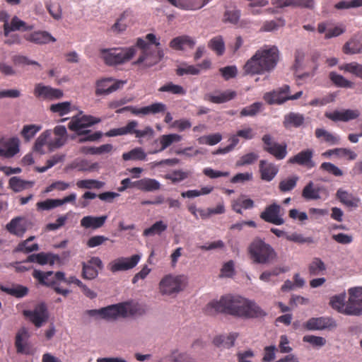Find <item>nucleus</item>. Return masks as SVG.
Masks as SVG:
<instances>
[{"label":"nucleus","mask_w":362,"mask_h":362,"mask_svg":"<svg viewBox=\"0 0 362 362\" xmlns=\"http://www.w3.org/2000/svg\"><path fill=\"white\" fill-rule=\"evenodd\" d=\"M182 139V136L177 134H164L159 137L158 141L160 144V147L159 148L155 149L149 152V153L155 154L159 152H162L170 145H172L175 142H179Z\"/></svg>","instance_id":"obj_32"},{"label":"nucleus","mask_w":362,"mask_h":362,"mask_svg":"<svg viewBox=\"0 0 362 362\" xmlns=\"http://www.w3.org/2000/svg\"><path fill=\"white\" fill-rule=\"evenodd\" d=\"M346 295L341 294L339 296H333L330 300V305L332 308L337 310L338 312L343 313L345 308Z\"/></svg>","instance_id":"obj_63"},{"label":"nucleus","mask_w":362,"mask_h":362,"mask_svg":"<svg viewBox=\"0 0 362 362\" xmlns=\"http://www.w3.org/2000/svg\"><path fill=\"white\" fill-rule=\"evenodd\" d=\"M34 95L37 98L52 100L62 98L64 94L60 89L37 83L34 88Z\"/></svg>","instance_id":"obj_18"},{"label":"nucleus","mask_w":362,"mask_h":362,"mask_svg":"<svg viewBox=\"0 0 362 362\" xmlns=\"http://www.w3.org/2000/svg\"><path fill=\"white\" fill-rule=\"evenodd\" d=\"M100 121L99 119H96L92 116H83L81 118L73 119L68 127L70 130L76 132L78 135L80 131H83V129L98 123Z\"/></svg>","instance_id":"obj_29"},{"label":"nucleus","mask_w":362,"mask_h":362,"mask_svg":"<svg viewBox=\"0 0 362 362\" xmlns=\"http://www.w3.org/2000/svg\"><path fill=\"white\" fill-rule=\"evenodd\" d=\"M290 87L288 85H284L281 88L272 92L266 93L263 98L269 105L282 104L287 100H293L300 98L303 91H298L294 95H288Z\"/></svg>","instance_id":"obj_7"},{"label":"nucleus","mask_w":362,"mask_h":362,"mask_svg":"<svg viewBox=\"0 0 362 362\" xmlns=\"http://www.w3.org/2000/svg\"><path fill=\"white\" fill-rule=\"evenodd\" d=\"M279 58V52L275 46L259 49L245 63L244 71L251 75L270 72L276 67Z\"/></svg>","instance_id":"obj_2"},{"label":"nucleus","mask_w":362,"mask_h":362,"mask_svg":"<svg viewBox=\"0 0 362 362\" xmlns=\"http://www.w3.org/2000/svg\"><path fill=\"white\" fill-rule=\"evenodd\" d=\"M262 103L256 102L250 105H248L240 111L241 117H252L256 115L261 110Z\"/></svg>","instance_id":"obj_61"},{"label":"nucleus","mask_w":362,"mask_h":362,"mask_svg":"<svg viewBox=\"0 0 362 362\" xmlns=\"http://www.w3.org/2000/svg\"><path fill=\"white\" fill-rule=\"evenodd\" d=\"M333 326H335L333 320L324 317H312L304 325L308 330H321Z\"/></svg>","instance_id":"obj_30"},{"label":"nucleus","mask_w":362,"mask_h":362,"mask_svg":"<svg viewBox=\"0 0 362 362\" xmlns=\"http://www.w3.org/2000/svg\"><path fill=\"white\" fill-rule=\"evenodd\" d=\"M305 121L304 116L300 113L289 112L284 116V126L285 128L288 129L291 127H299Z\"/></svg>","instance_id":"obj_36"},{"label":"nucleus","mask_w":362,"mask_h":362,"mask_svg":"<svg viewBox=\"0 0 362 362\" xmlns=\"http://www.w3.org/2000/svg\"><path fill=\"white\" fill-rule=\"evenodd\" d=\"M135 185L137 189L144 192H153L158 190L160 188V182L156 180L151 178H143L136 180V184Z\"/></svg>","instance_id":"obj_41"},{"label":"nucleus","mask_w":362,"mask_h":362,"mask_svg":"<svg viewBox=\"0 0 362 362\" xmlns=\"http://www.w3.org/2000/svg\"><path fill=\"white\" fill-rule=\"evenodd\" d=\"M131 16V13L128 11H124L120 17L117 19L116 23L112 25V29L113 31L122 32L126 30L128 26L127 18Z\"/></svg>","instance_id":"obj_55"},{"label":"nucleus","mask_w":362,"mask_h":362,"mask_svg":"<svg viewBox=\"0 0 362 362\" xmlns=\"http://www.w3.org/2000/svg\"><path fill=\"white\" fill-rule=\"evenodd\" d=\"M325 270L326 266L319 257H314L308 266L309 273L312 276L322 274Z\"/></svg>","instance_id":"obj_49"},{"label":"nucleus","mask_w":362,"mask_h":362,"mask_svg":"<svg viewBox=\"0 0 362 362\" xmlns=\"http://www.w3.org/2000/svg\"><path fill=\"white\" fill-rule=\"evenodd\" d=\"M24 38L25 40L38 45H47L57 41L54 37L45 30H37L27 33L24 35Z\"/></svg>","instance_id":"obj_22"},{"label":"nucleus","mask_w":362,"mask_h":362,"mask_svg":"<svg viewBox=\"0 0 362 362\" xmlns=\"http://www.w3.org/2000/svg\"><path fill=\"white\" fill-rule=\"evenodd\" d=\"M298 180L299 177L298 175H293L281 180L278 187L279 191L283 193L291 192L296 187Z\"/></svg>","instance_id":"obj_47"},{"label":"nucleus","mask_w":362,"mask_h":362,"mask_svg":"<svg viewBox=\"0 0 362 362\" xmlns=\"http://www.w3.org/2000/svg\"><path fill=\"white\" fill-rule=\"evenodd\" d=\"M185 281L186 278L183 275H166L159 284L160 292L167 295L177 293L184 288Z\"/></svg>","instance_id":"obj_6"},{"label":"nucleus","mask_w":362,"mask_h":362,"mask_svg":"<svg viewBox=\"0 0 362 362\" xmlns=\"http://www.w3.org/2000/svg\"><path fill=\"white\" fill-rule=\"evenodd\" d=\"M141 259L140 255H134L130 257H120L110 263V270L112 272L126 271L136 267Z\"/></svg>","instance_id":"obj_17"},{"label":"nucleus","mask_w":362,"mask_h":362,"mask_svg":"<svg viewBox=\"0 0 362 362\" xmlns=\"http://www.w3.org/2000/svg\"><path fill=\"white\" fill-rule=\"evenodd\" d=\"M329 78L330 81L336 86L337 87L344 88H354V83L345 78L343 76L332 71L329 74Z\"/></svg>","instance_id":"obj_44"},{"label":"nucleus","mask_w":362,"mask_h":362,"mask_svg":"<svg viewBox=\"0 0 362 362\" xmlns=\"http://www.w3.org/2000/svg\"><path fill=\"white\" fill-rule=\"evenodd\" d=\"M360 115V112L358 110H344L342 111L334 110L331 112H325V116L333 122H348L349 120L355 119Z\"/></svg>","instance_id":"obj_24"},{"label":"nucleus","mask_w":362,"mask_h":362,"mask_svg":"<svg viewBox=\"0 0 362 362\" xmlns=\"http://www.w3.org/2000/svg\"><path fill=\"white\" fill-rule=\"evenodd\" d=\"M195 45L194 40L189 36L182 35L173 38L170 42V47L175 50H182L185 45L192 48Z\"/></svg>","instance_id":"obj_40"},{"label":"nucleus","mask_w":362,"mask_h":362,"mask_svg":"<svg viewBox=\"0 0 362 362\" xmlns=\"http://www.w3.org/2000/svg\"><path fill=\"white\" fill-rule=\"evenodd\" d=\"M314 151L311 148H307L298 153L294 156L291 157L288 163L291 164H298L311 169L315 166V163L313 160Z\"/></svg>","instance_id":"obj_21"},{"label":"nucleus","mask_w":362,"mask_h":362,"mask_svg":"<svg viewBox=\"0 0 362 362\" xmlns=\"http://www.w3.org/2000/svg\"><path fill=\"white\" fill-rule=\"evenodd\" d=\"M259 171L262 180L270 182L277 175L279 168L275 164L269 163L266 160H261L259 164Z\"/></svg>","instance_id":"obj_27"},{"label":"nucleus","mask_w":362,"mask_h":362,"mask_svg":"<svg viewBox=\"0 0 362 362\" xmlns=\"http://www.w3.org/2000/svg\"><path fill=\"white\" fill-rule=\"evenodd\" d=\"M33 276L37 280L38 283L47 287L53 288L54 291L58 294H62L66 296L70 291L68 289H63L57 286V281L55 274L53 272H42L40 270L35 269L33 272Z\"/></svg>","instance_id":"obj_8"},{"label":"nucleus","mask_w":362,"mask_h":362,"mask_svg":"<svg viewBox=\"0 0 362 362\" xmlns=\"http://www.w3.org/2000/svg\"><path fill=\"white\" fill-rule=\"evenodd\" d=\"M86 313L93 317H100L106 320H114L119 317H125L133 315L135 310L128 303H121L108 305L100 309L87 310Z\"/></svg>","instance_id":"obj_4"},{"label":"nucleus","mask_w":362,"mask_h":362,"mask_svg":"<svg viewBox=\"0 0 362 362\" xmlns=\"http://www.w3.org/2000/svg\"><path fill=\"white\" fill-rule=\"evenodd\" d=\"M337 198L343 204L348 207H357L360 202L359 198L354 197L352 194L342 189H339L336 193Z\"/></svg>","instance_id":"obj_34"},{"label":"nucleus","mask_w":362,"mask_h":362,"mask_svg":"<svg viewBox=\"0 0 362 362\" xmlns=\"http://www.w3.org/2000/svg\"><path fill=\"white\" fill-rule=\"evenodd\" d=\"M49 110L51 112L58 113L59 116H64L71 111V103L62 102L50 105Z\"/></svg>","instance_id":"obj_60"},{"label":"nucleus","mask_w":362,"mask_h":362,"mask_svg":"<svg viewBox=\"0 0 362 362\" xmlns=\"http://www.w3.org/2000/svg\"><path fill=\"white\" fill-rule=\"evenodd\" d=\"M103 185V182L93 179L81 180L76 182V186L80 189H100Z\"/></svg>","instance_id":"obj_58"},{"label":"nucleus","mask_w":362,"mask_h":362,"mask_svg":"<svg viewBox=\"0 0 362 362\" xmlns=\"http://www.w3.org/2000/svg\"><path fill=\"white\" fill-rule=\"evenodd\" d=\"M236 96L235 91L226 90L218 93L217 95L212 93L206 94L204 100L216 104H221L233 99Z\"/></svg>","instance_id":"obj_33"},{"label":"nucleus","mask_w":362,"mask_h":362,"mask_svg":"<svg viewBox=\"0 0 362 362\" xmlns=\"http://www.w3.org/2000/svg\"><path fill=\"white\" fill-rule=\"evenodd\" d=\"M33 28V25L27 24L17 16H13L10 23L6 22V23L4 24V33L6 36H8L11 32L28 31L32 30Z\"/></svg>","instance_id":"obj_26"},{"label":"nucleus","mask_w":362,"mask_h":362,"mask_svg":"<svg viewBox=\"0 0 362 362\" xmlns=\"http://www.w3.org/2000/svg\"><path fill=\"white\" fill-rule=\"evenodd\" d=\"M51 130H46L45 132H42L35 141L33 148L34 151L38 152L40 154L44 153L43 146L45 145L48 146L49 138L51 137Z\"/></svg>","instance_id":"obj_50"},{"label":"nucleus","mask_w":362,"mask_h":362,"mask_svg":"<svg viewBox=\"0 0 362 362\" xmlns=\"http://www.w3.org/2000/svg\"><path fill=\"white\" fill-rule=\"evenodd\" d=\"M136 54L134 47L100 49V57L109 66L123 64L130 60Z\"/></svg>","instance_id":"obj_5"},{"label":"nucleus","mask_w":362,"mask_h":362,"mask_svg":"<svg viewBox=\"0 0 362 362\" xmlns=\"http://www.w3.org/2000/svg\"><path fill=\"white\" fill-rule=\"evenodd\" d=\"M79 143H84L86 141H95L98 140L103 136L102 132H95L92 133L90 130H83L78 132Z\"/></svg>","instance_id":"obj_54"},{"label":"nucleus","mask_w":362,"mask_h":362,"mask_svg":"<svg viewBox=\"0 0 362 362\" xmlns=\"http://www.w3.org/2000/svg\"><path fill=\"white\" fill-rule=\"evenodd\" d=\"M262 140L264 144L263 149L274 156L276 159L282 160L286 157L287 154V146L286 144H280L274 141L270 134H264Z\"/></svg>","instance_id":"obj_12"},{"label":"nucleus","mask_w":362,"mask_h":362,"mask_svg":"<svg viewBox=\"0 0 362 362\" xmlns=\"http://www.w3.org/2000/svg\"><path fill=\"white\" fill-rule=\"evenodd\" d=\"M27 221L21 216L12 218L6 226V230L10 233L18 237H23L27 230Z\"/></svg>","instance_id":"obj_28"},{"label":"nucleus","mask_w":362,"mask_h":362,"mask_svg":"<svg viewBox=\"0 0 362 362\" xmlns=\"http://www.w3.org/2000/svg\"><path fill=\"white\" fill-rule=\"evenodd\" d=\"M361 290L357 287L349 290V298L345 305L344 314L349 315H359L362 313Z\"/></svg>","instance_id":"obj_10"},{"label":"nucleus","mask_w":362,"mask_h":362,"mask_svg":"<svg viewBox=\"0 0 362 362\" xmlns=\"http://www.w3.org/2000/svg\"><path fill=\"white\" fill-rule=\"evenodd\" d=\"M0 290L18 298H23L28 293V288L20 284H13L11 286H1Z\"/></svg>","instance_id":"obj_38"},{"label":"nucleus","mask_w":362,"mask_h":362,"mask_svg":"<svg viewBox=\"0 0 362 362\" xmlns=\"http://www.w3.org/2000/svg\"><path fill=\"white\" fill-rule=\"evenodd\" d=\"M131 111L135 115H156L160 112H164L166 110V105L162 103H155L150 105L145 106L141 108H136L132 106H127L116 110L117 113H122L125 111Z\"/></svg>","instance_id":"obj_16"},{"label":"nucleus","mask_w":362,"mask_h":362,"mask_svg":"<svg viewBox=\"0 0 362 362\" xmlns=\"http://www.w3.org/2000/svg\"><path fill=\"white\" fill-rule=\"evenodd\" d=\"M317 139L327 143L329 145H335L339 143V137L322 128H317L315 131Z\"/></svg>","instance_id":"obj_42"},{"label":"nucleus","mask_w":362,"mask_h":362,"mask_svg":"<svg viewBox=\"0 0 362 362\" xmlns=\"http://www.w3.org/2000/svg\"><path fill=\"white\" fill-rule=\"evenodd\" d=\"M30 334L25 327H21L17 332L15 337V347L18 354H29L30 351V344L29 339Z\"/></svg>","instance_id":"obj_20"},{"label":"nucleus","mask_w":362,"mask_h":362,"mask_svg":"<svg viewBox=\"0 0 362 362\" xmlns=\"http://www.w3.org/2000/svg\"><path fill=\"white\" fill-rule=\"evenodd\" d=\"M41 129L40 126L35 124L25 125L21 131V135L25 141H30Z\"/></svg>","instance_id":"obj_62"},{"label":"nucleus","mask_w":362,"mask_h":362,"mask_svg":"<svg viewBox=\"0 0 362 362\" xmlns=\"http://www.w3.org/2000/svg\"><path fill=\"white\" fill-rule=\"evenodd\" d=\"M247 251L255 264H269L277 257V253L274 247L259 237L252 240L247 247Z\"/></svg>","instance_id":"obj_3"},{"label":"nucleus","mask_w":362,"mask_h":362,"mask_svg":"<svg viewBox=\"0 0 362 362\" xmlns=\"http://www.w3.org/2000/svg\"><path fill=\"white\" fill-rule=\"evenodd\" d=\"M240 18V11L237 9L235 7L233 8H226L223 16L222 21L225 23H230L233 25H235L238 23Z\"/></svg>","instance_id":"obj_46"},{"label":"nucleus","mask_w":362,"mask_h":362,"mask_svg":"<svg viewBox=\"0 0 362 362\" xmlns=\"http://www.w3.org/2000/svg\"><path fill=\"white\" fill-rule=\"evenodd\" d=\"M36 257L37 263L41 265H45L46 264L52 265L55 263L56 261L59 259L58 255H54L52 253L40 252L36 254Z\"/></svg>","instance_id":"obj_57"},{"label":"nucleus","mask_w":362,"mask_h":362,"mask_svg":"<svg viewBox=\"0 0 362 362\" xmlns=\"http://www.w3.org/2000/svg\"><path fill=\"white\" fill-rule=\"evenodd\" d=\"M342 51L346 54L362 53V33L354 35L344 45Z\"/></svg>","instance_id":"obj_31"},{"label":"nucleus","mask_w":362,"mask_h":362,"mask_svg":"<svg viewBox=\"0 0 362 362\" xmlns=\"http://www.w3.org/2000/svg\"><path fill=\"white\" fill-rule=\"evenodd\" d=\"M281 211V206L274 203L266 206L265 209L260 214L259 217L267 223L280 226L284 223Z\"/></svg>","instance_id":"obj_14"},{"label":"nucleus","mask_w":362,"mask_h":362,"mask_svg":"<svg viewBox=\"0 0 362 362\" xmlns=\"http://www.w3.org/2000/svg\"><path fill=\"white\" fill-rule=\"evenodd\" d=\"M107 219V216H84L81 220V226L86 228L97 229L102 227Z\"/></svg>","instance_id":"obj_35"},{"label":"nucleus","mask_w":362,"mask_h":362,"mask_svg":"<svg viewBox=\"0 0 362 362\" xmlns=\"http://www.w3.org/2000/svg\"><path fill=\"white\" fill-rule=\"evenodd\" d=\"M191 172L189 170H175L170 173L165 174L164 178L170 180L173 184H177L187 179L191 175Z\"/></svg>","instance_id":"obj_45"},{"label":"nucleus","mask_w":362,"mask_h":362,"mask_svg":"<svg viewBox=\"0 0 362 362\" xmlns=\"http://www.w3.org/2000/svg\"><path fill=\"white\" fill-rule=\"evenodd\" d=\"M23 315L37 328L41 327L48 320V311L45 303L37 305L33 310H25Z\"/></svg>","instance_id":"obj_11"},{"label":"nucleus","mask_w":362,"mask_h":362,"mask_svg":"<svg viewBox=\"0 0 362 362\" xmlns=\"http://www.w3.org/2000/svg\"><path fill=\"white\" fill-rule=\"evenodd\" d=\"M209 315L225 313L243 319L263 317L265 312L255 301L240 296L226 295L218 300L209 302L204 308Z\"/></svg>","instance_id":"obj_1"},{"label":"nucleus","mask_w":362,"mask_h":362,"mask_svg":"<svg viewBox=\"0 0 362 362\" xmlns=\"http://www.w3.org/2000/svg\"><path fill=\"white\" fill-rule=\"evenodd\" d=\"M328 191L323 185H315L313 181H309L303 187L301 193L302 197L306 200H318L322 197H327Z\"/></svg>","instance_id":"obj_15"},{"label":"nucleus","mask_w":362,"mask_h":362,"mask_svg":"<svg viewBox=\"0 0 362 362\" xmlns=\"http://www.w3.org/2000/svg\"><path fill=\"white\" fill-rule=\"evenodd\" d=\"M168 228V225L163 221H158L154 223L151 227L146 228L143 232L144 236H152L160 235Z\"/></svg>","instance_id":"obj_51"},{"label":"nucleus","mask_w":362,"mask_h":362,"mask_svg":"<svg viewBox=\"0 0 362 362\" xmlns=\"http://www.w3.org/2000/svg\"><path fill=\"white\" fill-rule=\"evenodd\" d=\"M317 31L320 33H325V38L329 39L343 34L345 32V28L341 26L327 28V23L323 22L318 24Z\"/></svg>","instance_id":"obj_37"},{"label":"nucleus","mask_w":362,"mask_h":362,"mask_svg":"<svg viewBox=\"0 0 362 362\" xmlns=\"http://www.w3.org/2000/svg\"><path fill=\"white\" fill-rule=\"evenodd\" d=\"M53 134L54 137H49L48 142V147L51 151L64 145L67 139V131L64 126L58 125L55 127Z\"/></svg>","instance_id":"obj_25"},{"label":"nucleus","mask_w":362,"mask_h":362,"mask_svg":"<svg viewBox=\"0 0 362 362\" xmlns=\"http://www.w3.org/2000/svg\"><path fill=\"white\" fill-rule=\"evenodd\" d=\"M163 51L160 49L141 52L137 60L133 62V65L139 66L143 69L149 68L156 64L163 57Z\"/></svg>","instance_id":"obj_13"},{"label":"nucleus","mask_w":362,"mask_h":362,"mask_svg":"<svg viewBox=\"0 0 362 362\" xmlns=\"http://www.w3.org/2000/svg\"><path fill=\"white\" fill-rule=\"evenodd\" d=\"M146 154L141 148H135L129 152L124 153L122 154V158L124 160H144L146 159Z\"/></svg>","instance_id":"obj_52"},{"label":"nucleus","mask_w":362,"mask_h":362,"mask_svg":"<svg viewBox=\"0 0 362 362\" xmlns=\"http://www.w3.org/2000/svg\"><path fill=\"white\" fill-rule=\"evenodd\" d=\"M159 92H168L175 95H185L186 90L182 86L174 84L172 82L167 83L158 89Z\"/></svg>","instance_id":"obj_56"},{"label":"nucleus","mask_w":362,"mask_h":362,"mask_svg":"<svg viewBox=\"0 0 362 362\" xmlns=\"http://www.w3.org/2000/svg\"><path fill=\"white\" fill-rule=\"evenodd\" d=\"M10 188L16 192H21L25 189L32 187L34 185L33 181H26L18 177H12L8 181Z\"/></svg>","instance_id":"obj_43"},{"label":"nucleus","mask_w":362,"mask_h":362,"mask_svg":"<svg viewBox=\"0 0 362 362\" xmlns=\"http://www.w3.org/2000/svg\"><path fill=\"white\" fill-rule=\"evenodd\" d=\"M82 266V277L92 280L98 276V270L103 268V262L99 257H93L87 262H83Z\"/></svg>","instance_id":"obj_19"},{"label":"nucleus","mask_w":362,"mask_h":362,"mask_svg":"<svg viewBox=\"0 0 362 362\" xmlns=\"http://www.w3.org/2000/svg\"><path fill=\"white\" fill-rule=\"evenodd\" d=\"M170 362H194V359L186 353L174 351L169 356Z\"/></svg>","instance_id":"obj_64"},{"label":"nucleus","mask_w":362,"mask_h":362,"mask_svg":"<svg viewBox=\"0 0 362 362\" xmlns=\"http://www.w3.org/2000/svg\"><path fill=\"white\" fill-rule=\"evenodd\" d=\"M339 70L350 73L362 79V64L356 62L346 63L339 66Z\"/></svg>","instance_id":"obj_48"},{"label":"nucleus","mask_w":362,"mask_h":362,"mask_svg":"<svg viewBox=\"0 0 362 362\" xmlns=\"http://www.w3.org/2000/svg\"><path fill=\"white\" fill-rule=\"evenodd\" d=\"M19 151V141L16 138L0 139V156L11 158Z\"/></svg>","instance_id":"obj_23"},{"label":"nucleus","mask_w":362,"mask_h":362,"mask_svg":"<svg viewBox=\"0 0 362 362\" xmlns=\"http://www.w3.org/2000/svg\"><path fill=\"white\" fill-rule=\"evenodd\" d=\"M208 45L211 49L214 51L219 56L222 55L225 51V45L221 36L212 38Z\"/></svg>","instance_id":"obj_59"},{"label":"nucleus","mask_w":362,"mask_h":362,"mask_svg":"<svg viewBox=\"0 0 362 362\" xmlns=\"http://www.w3.org/2000/svg\"><path fill=\"white\" fill-rule=\"evenodd\" d=\"M125 81L116 80L112 77L99 79L95 83V94L97 96L109 95L123 87Z\"/></svg>","instance_id":"obj_9"},{"label":"nucleus","mask_w":362,"mask_h":362,"mask_svg":"<svg viewBox=\"0 0 362 362\" xmlns=\"http://www.w3.org/2000/svg\"><path fill=\"white\" fill-rule=\"evenodd\" d=\"M272 4L277 8H284L291 6H303L311 8L314 5L313 0H272Z\"/></svg>","instance_id":"obj_39"},{"label":"nucleus","mask_w":362,"mask_h":362,"mask_svg":"<svg viewBox=\"0 0 362 362\" xmlns=\"http://www.w3.org/2000/svg\"><path fill=\"white\" fill-rule=\"evenodd\" d=\"M288 269L285 267H276L271 270L263 272L259 276V279L264 282H269L271 281L272 276H277L281 273L288 272Z\"/></svg>","instance_id":"obj_53"}]
</instances>
